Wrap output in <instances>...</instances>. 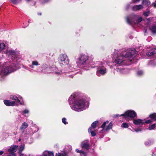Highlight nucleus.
<instances>
[{
    "instance_id": "obj_14",
    "label": "nucleus",
    "mask_w": 156,
    "mask_h": 156,
    "mask_svg": "<svg viewBox=\"0 0 156 156\" xmlns=\"http://www.w3.org/2000/svg\"><path fill=\"white\" fill-rule=\"evenodd\" d=\"M156 54V48H154L151 50L147 52L146 55L147 56L151 58V57Z\"/></svg>"
},
{
    "instance_id": "obj_45",
    "label": "nucleus",
    "mask_w": 156,
    "mask_h": 156,
    "mask_svg": "<svg viewBox=\"0 0 156 156\" xmlns=\"http://www.w3.org/2000/svg\"><path fill=\"white\" fill-rule=\"evenodd\" d=\"M62 156H67V154L65 153H62Z\"/></svg>"
},
{
    "instance_id": "obj_7",
    "label": "nucleus",
    "mask_w": 156,
    "mask_h": 156,
    "mask_svg": "<svg viewBox=\"0 0 156 156\" xmlns=\"http://www.w3.org/2000/svg\"><path fill=\"white\" fill-rule=\"evenodd\" d=\"M115 116L116 117L119 116H122L125 118H128L129 119H132L135 117H137V115L136 112L133 110H129L126 111L124 114L120 115L117 114Z\"/></svg>"
},
{
    "instance_id": "obj_16",
    "label": "nucleus",
    "mask_w": 156,
    "mask_h": 156,
    "mask_svg": "<svg viewBox=\"0 0 156 156\" xmlns=\"http://www.w3.org/2000/svg\"><path fill=\"white\" fill-rule=\"evenodd\" d=\"M143 8V6L141 5H136L133 6L132 7V9L133 11L139 10Z\"/></svg>"
},
{
    "instance_id": "obj_23",
    "label": "nucleus",
    "mask_w": 156,
    "mask_h": 156,
    "mask_svg": "<svg viewBox=\"0 0 156 156\" xmlns=\"http://www.w3.org/2000/svg\"><path fill=\"white\" fill-rule=\"evenodd\" d=\"M150 29L153 34L156 33V26H152L150 27Z\"/></svg>"
},
{
    "instance_id": "obj_40",
    "label": "nucleus",
    "mask_w": 156,
    "mask_h": 156,
    "mask_svg": "<svg viewBox=\"0 0 156 156\" xmlns=\"http://www.w3.org/2000/svg\"><path fill=\"white\" fill-rule=\"evenodd\" d=\"M8 156H16L14 152H10L8 155Z\"/></svg>"
},
{
    "instance_id": "obj_32",
    "label": "nucleus",
    "mask_w": 156,
    "mask_h": 156,
    "mask_svg": "<svg viewBox=\"0 0 156 156\" xmlns=\"http://www.w3.org/2000/svg\"><path fill=\"white\" fill-rule=\"evenodd\" d=\"M144 74L143 71L142 70H139L137 71V74L139 76H141Z\"/></svg>"
},
{
    "instance_id": "obj_39",
    "label": "nucleus",
    "mask_w": 156,
    "mask_h": 156,
    "mask_svg": "<svg viewBox=\"0 0 156 156\" xmlns=\"http://www.w3.org/2000/svg\"><path fill=\"white\" fill-rule=\"evenodd\" d=\"M142 130V129L141 128H139L138 129H134V131H135L136 132H140Z\"/></svg>"
},
{
    "instance_id": "obj_38",
    "label": "nucleus",
    "mask_w": 156,
    "mask_h": 156,
    "mask_svg": "<svg viewBox=\"0 0 156 156\" xmlns=\"http://www.w3.org/2000/svg\"><path fill=\"white\" fill-rule=\"evenodd\" d=\"M150 14L149 11H147V12H144L143 15L145 16H148Z\"/></svg>"
},
{
    "instance_id": "obj_26",
    "label": "nucleus",
    "mask_w": 156,
    "mask_h": 156,
    "mask_svg": "<svg viewBox=\"0 0 156 156\" xmlns=\"http://www.w3.org/2000/svg\"><path fill=\"white\" fill-rule=\"evenodd\" d=\"M30 122L31 123L32 126L36 128V129L34 131L35 132H37L38 130L39 129L38 126L37 125H36L34 123L33 121L32 120L30 121Z\"/></svg>"
},
{
    "instance_id": "obj_29",
    "label": "nucleus",
    "mask_w": 156,
    "mask_h": 156,
    "mask_svg": "<svg viewBox=\"0 0 156 156\" xmlns=\"http://www.w3.org/2000/svg\"><path fill=\"white\" fill-rule=\"evenodd\" d=\"M150 117L153 120H156V113L153 114L149 115Z\"/></svg>"
},
{
    "instance_id": "obj_13",
    "label": "nucleus",
    "mask_w": 156,
    "mask_h": 156,
    "mask_svg": "<svg viewBox=\"0 0 156 156\" xmlns=\"http://www.w3.org/2000/svg\"><path fill=\"white\" fill-rule=\"evenodd\" d=\"M19 98H22L21 97H19ZM10 98L11 99L15 101V102H17L21 105H23L22 103L20 101L19 99V97L15 95H10Z\"/></svg>"
},
{
    "instance_id": "obj_17",
    "label": "nucleus",
    "mask_w": 156,
    "mask_h": 156,
    "mask_svg": "<svg viewBox=\"0 0 156 156\" xmlns=\"http://www.w3.org/2000/svg\"><path fill=\"white\" fill-rule=\"evenodd\" d=\"M17 147V145L11 146L8 150V151L10 152H15L16 151Z\"/></svg>"
},
{
    "instance_id": "obj_35",
    "label": "nucleus",
    "mask_w": 156,
    "mask_h": 156,
    "mask_svg": "<svg viewBox=\"0 0 156 156\" xmlns=\"http://www.w3.org/2000/svg\"><path fill=\"white\" fill-rule=\"evenodd\" d=\"M122 126L124 128H127L128 127V124L125 122H124L122 123Z\"/></svg>"
},
{
    "instance_id": "obj_25",
    "label": "nucleus",
    "mask_w": 156,
    "mask_h": 156,
    "mask_svg": "<svg viewBox=\"0 0 156 156\" xmlns=\"http://www.w3.org/2000/svg\"><path fill=\"white\" fill-rule=\"evenodd\" d=\"M112 122H111L109 123L108 125V126H107L106 127L105 129V130L106 131H108L109 129H110L112 128Z\"/></svg>"
},
{
    "instance_id": "obj_34",
    "label": "nucleus",
    "mask_w": 156,
    "mask_h": 156,
    "mask_svg": "<svg viewBox=\"0 0 156 156\" xmlns=\"http://www.w3.org/2000/svg\"><path fill=\"white\" fill-rule=\"evenodd\" d=\"M66 120V119L65 118H63L62 119V122L65 125H66L68 124V122H67Z\"/></svg>"
},
{
    "instance_id": "obj_2",
    "label": "nucleus",
    "mask_w": 156,
    "mask_h": 156,
    "mask_svg": "<svg viewBox=\"0 0 156 156\" xmlns=\"http://www.w3.org/2000/svg\"><path fill=\"white\" fill-rule=\"evenodd\" d=\"M69 103L71 108L77 112L85 110L89 106V102L87 100L86 98L76 93L73 94L70 96Z\"/></svg>"
},
{
    "instance_id": "obj_48",
    "label": "nucleus",
    "mask_w": 156,
    "mask_h": 156,
    "mask_svg": "<svg viewBox=\"0 0 156 156\" xmlns=\"http://www.w3.org/2000/svg\"><path fill=\"white\" fill-rule=\"evenodd\" d=\"M152 156H156V153H153Z\"/></svg>"
},
{
    "instance_id": "obj_46",
    "label": "nucleus",
    "mask_w": 156,
    "mask_h": 156,
    "mask_svg": "<svg viewBox=\"0 0 156 156\" xmlns=\"http://www.w3.org/2000/svg\"><path fill=\"white\" fill-rule=\"evenodd\" d=\"M13 134L14 135H16L17 134V132L16 131H15L14 132H13Z\"/></svg>"
},
{
    "instance_id": "obj_50",
    "label": "nucleus",
    "mask_w": 156,
    "mask_h": 156,
    "mask_svg": "<svg viewBox=\"0 0 156 156\" xmlns=\"http://www.w3.org/2000/svg\"><path fill=\"white\" fill-rule=\"evenodd\" d=\"M21 138H19V139H18V141H19V142H20V141H21Z\"/></svg>"
},
{
    "instance_id": "obj_12",
    "label": "nucleus",
    "mask_w": 156,
    "mask_h": 156,
    "mask_svg": "<svg viewBox=\"0 0 156 156\" xmlns=\"http://www.w3.org/2000/svg\"><path fill=\"white\" fill-rule=\"evenodd\" d=\"M81 146L82 148L86 150H88L89 147L88 141L86 140L83 141L81 144Z\"/></svg>"
},
{
    "instance_id": "obj_27",
    "label": "nucleus",
    "mask_w": 156,
    "mask_h": 156,
    "mask_svg": "<svg viewBox=\"0 0 156 156\" xmlns=\"http://www.w3.org/2000/svg\"><path fill=\"white\" fill-rule=\"evenodd\" d=\"M142 4L148 6L150 4V2L148 0H143L142 2Z\"/></svg>"
},
{
    "instance_id": "obj_28",
    "label": "nucleus",
    "mask_w": 156,
    "mask_h": 156,
    "mask_svg": "<svg viewBox=\"0 0 156 156\" xmlns=\"http://www.w3.org/2000/svg\"><path fill=\"white\" fill-rule=\"evenodd\" d=\"M24 148V145H21L20 146V149L19 151V153L21 154Z\"/></svg>"
},
{
    "instance_id": "obj_53",
    "label": "nucleus",
    "mask_w": 156,
    "mask_h": 156,
    "mask_svg": "<svg viewBox=\"0 0 156 156\" xmlns=\"http://www.w3.org/2000/svg\"><path fill=\"white\" fill-rule=\"evenodd\" d=\"M154 7L156 8V3L154 4Z\"/></svg>"
},
{
    "instance_id": "obj_20",
    "label": "nucleus",
    "mask_w": 156,
    "mask_h": 156,
    "mask_svg": "<svg viewBox=\"0 0 156 156\" xmlns=\"http://www.w3.org/2000/svg\"><path fill=\"white\" fill-rule=\"evenodd\" d=\"M98 121H95L93 122L91 125V126L90 127H91V129H94L96 128V127L98 126Z\"/></svg>"
},
{
    "instance_id": "obj_22",
    "label": "nucleus",
    "mask_w": 156,
    "mask_h": 156,
    "mask_svg": "<svg viewBox=\"0 0 156 156\" xmlns=\"http://www.w3.org/2000/svg\"><path fill=\"white\" fill-rule=\"evenodd\" d=\"M94 130V129H91V127H89L88 130L89 133H90L91 136H95L96 135L95 132Z\"/></svg>"
},
{
    "instance_id": "obj_47",
    "label": "nucleus",
    "mask_w": 156,
    "mask_h": 156,
    "mask_svg": "<svg viewBox=\"0 0 156 156\" xmlns=\"http://www.w3.org/2000/svg\"><path fill=\"white\" fill-rule=\"evenodd\" d=\"M73 76H74L73 75H69V78H73Z\"/></svg>"
},
{
    "instance_id": "obj_41",
    "label": "nucleus",
    "mask_w": 156,
    "mask_h": 156,
    "mask_svg": "<svg viewBox=\"0 0 156 156\" xmlns=\"http://www.w3.org/2000/svg\"><path fill=\"white\" fill-rule=\"evenodd\" d=\"M81 156H86V154L83 151L80 154Z\"/></svg>"
},
{
    "instance_id": "obj_42",
    "label": "nucleus",
    "mask_w": 156,
    "mask_h": 156,
    "mask_svg": "<svg viewBox=\"0 0 156 156\" xmlns=\"http://www.w3.org/2000/svg\"><path fill=\"white\" fill-rule=\"evenodd\" d=\"M140 0H132V2L136 3L139 2Z\"/></svg>"
},
{
    "instance_id": "obj_1",
    "label": "nucleus",
    "mask_w": 156,
    "mask_h": 156,
    "mask_svg": "<svg viewBox=\"0 0 156 156\" xmlns=\"http://www.w3.org/2000/svg\"><path fill=\"white\" fill-rule=\"evenodd\" d=\"M7 55L11 57L13 61L12 64L9 62H4L1 66L0 70V79L2 80L4 77L9 73L16 70L19 68L18 64L20 62L22 56L16 51L12 49L7 50L6 52Z\"/></svg>"
},
{
    "instance_id": "obj_8",
    "label": "nucleus",
    "mask_w": 156,
    "mask_h": 156,
    "mask_svg": "<svg viewBox=\"0 0 156 156\" xmlns=\"http://www.w3.org/2000/svg\"><path fill=\"white\" fill-rule=\"evenodd\" d=\"M133 123L138 126L141 127L144 123L147 124L151 123L152 121L151 120H141L140 119H137L133 120Z\"/></svg>"
},
{
    "instance_id": "obj_9",
    "label": "nucleus",
    "mask_w": 156,
    "mask_h": 156,
    "mask_svg": "<svg viewBox=\"0 0 156 156\" xmlns=\"http://www.w3.org/2000/svg\"><path fill=\"white\" fill-rule=\"evenodd\" d=\"M60 60L63 63L68 64L69 60L68 57L65 54H62L60 56Z\"/></svg>"
},
{
    "instance_id": "obj_49",
    "label": "nucleus",
    "mask_w": 156,
    "mask_h": 156,
    "mask_svg": "<svg viewBox=\"0 0 156 156\" xmlns=\"http://www.w3.org/2000/svg\"><path fill=\"white\" fill-rule=\"evenodd\" d=\"M4 153V152L2 151H0V155Z\"/></svg>"
},
{
    "instance_id": "obj_18",
    "label": "nucleus",
    "mask_w": 156,
    "mask_h": 156,
    "mask_svg": "<svg viewBox=\"0 0 156 156\" xmlns=\"http://www.w3.org/2000/svg\"><path fill=\"white\" fill-rule=\"evenodd\" d=\"M40 65V64L38 62H37V61H33L32 62V65H30V66L32 68H34V66H38Z\"/></svg>"
},
{
    "instance_id": "obj_3",
    "label": "nucleus",
    "mask_w": 156,
    "mask_h": 156,
    "mask_svg": "<svg viewBox=\"0 0 156 156\" xmlns=\"http://www.w3.org/2000/svg\"><path fill=\"white\" fill-rule=\"evenodd\" d=\"M137 52L134 48H131L122 51L119 54L117 51H115L113 55L114 62L117 66L127 65V62L130 61L134 57Z\"/></svg>"
},
{
    "instance_id": "obj_44",
    "label": "nucleus",
    "mask_w": 156,
    "mask_h": 156,
    "mask_svg": "<svg viewBox=\"0 0 156 156\" xmlns=\"http://www.w3.org/2000/svg\"><path fill=\"white\" fill-rule=\"evenodd\" d=\"M62 154L60 153H58L56 154V156H61Z\"/></svg>"
},
{
    "instance_id": "obj_15",
    "label": "nucleus",
    "mask_w": 156,
    "mask_h": 156,
    "mask_svg": "<svg viewBox=\"0 0 156 156\" xmlns=\"http://www.w3.org/2000/svg\"><path fill=\"white\" fill-rule=\"evenodd\" d=\"M4 104L7 106H13L15 105V101H11L9 100H4Z\"/></svg>"
},
{
    "instance_id": "obj_36",
    "label": "nucleus",
    "mask_w": 156,
    "mask_h": 156,
    "mask_svg": "<svg viewBox=\"0 0 156 156\" xmlns=\"http://www.w3.org/2000/svg\"><path fill=\"white\" fill-rule=\"evenodd\" d=\"M108 121H107L106 122H104L101 125V127L104 129V127L106 126V124L108 123Z\"/></svg>"
},
{
    "instance_id": "obj_5",
    "label": "nucleus",
    "mask_w": 156,
    "mask_h": 156,
    "mask_svg": "<svg viewBox=\"0 0 156 156\" xmlns=\"http://www.w3.org/2000/svg\"><path fill=\"white\" fill-rule=\"evenodd\" d=\"M106 63L105 61H98L96 62V65L97 67V75L98 76L103 75L107 72V69L105 66Z\"/></svg>"
},
{
    "instance_id": "obj_19",
    "label": "nucleus",
    "mask_w": 156,
    "mask_h": 156,
    "mask_svg": "<svg viewBox=\"0 0 156 156\" xmlns=\"http://www.w3.org/2000/svg\"><path fill=\"white\" fill-rule=\"evenodd\" d=\"M5 44L3 43H0V52H2L3 53V51L5 49Z\"/></svg>"
},
{
    "instance_id": "obj_11",
    "label": "nucleus",
    "mask_w": 156,
    "mask_h": 156,
    "mask_svg": "<svg viewBox=\"0 0 156 156\" xmlns=\"http://www.w3.org/2000/svg\"><path fill=\"white\" fill-rule=\"evenodd\" d=\"M28 124L26 122H24L22 123L19 129L20 132L22 134L24 133V130L28 127Z\"/></svg>"
},
{
    "instance_id": "obj_54",
    "label": "nucleus",
    "mask_w": 156,
    "mask_h": 156,
    "mask_svg": "<svg viewBox=\"0 0 156 156\" xmlns=\"http://www.w3.org/2000/svg\"><path fill=\"white\" fill-rule=\"evenodd\" d=\"M38 14L39 15H41V13H39Z\"/></svg>"
},
{
    "instance_id": "obj_37",
    "label": "nucleus",
    "mask_w": 156,
    "mask_h": 156,
    "mask_svg": "<svg viewBox=\"0 0 156 156\" xmlns=\"http://www.w3.org/2000/svg\"><path fill=\"white\" fill-rule=\"evenodd\" d=\"M55 73L58 75H61L62 74V73L61 71H55Z\"/></svg>"
},
{
    "instance_id": "obj_31",
    "label": "nucleus",
    "mask_w": 156,
    "mask_h": 156,
    "mask_svg": "<svg viewBox=\"0 0 156 156\" xmlns=\"http://www.w3.org/2000/svg\"><path fill=\"white\" fill-rule=\"evenodd\" d=\"M156 127L155 124H154L151 126H150L148 129L149 130H152L154 129Z\"/></svg>"
},
{
    "instance_id": "obj_33",
    "label": "nucleus",
    "mask_w": 156,
    "mask_h": 156,
    "mask_svg": "<svg viewBox=\"0 0 156 156\" xmlns=\"http://www.w3.org/2000/svg\"><path fill=\"white\" fill-rule=\"evenodd\" d=\"M152 143V142L151 141L149 140L146 141L145 143V144L146 145H149L151 144Z\"/></svg>"
},
{
    "instance_id": "obj_51",
    "label": "nucleus",
    "mask_w": 156,
    "mask_h": 156,
    "mask_svg": "<svg viewBox=\"0 0 156 156\" xmlns=\"http://www.w3.org/2000/svg\"><path fill=\"white\" fill-rule=\"evenodd\" d=\"M20 156H23V154H22L21 153V154H20Z\"/></svg>"
},
{
    "instance_id": "obj_21",
    "label": "nucleus",
    "mask_w": 156,
    "mask_h": 156,
    "mask_svg": "<svg viewBox=\"0 0 156 156\" xmlns=\"http://www.w3.org/2000/svg\"><path fill=\"white\" fill-rule=\"evenodd\" d=\"M42 71H43V70L46 69L47 71H49L48 69H50V67L46 64H43L42 66Z\"/></svg>"
},
{
    "instance_id": "obj_24",
    "label": "nucleus",
    "mask_w": 156,
    "mask_h": 156,
    "mask_svg": "<svg viewBox=\"0 0 156 156\" xmlns=\"http://www.w3.org/2000/svg\"><path fill=\"white\" fill-rule=\"evenodd\" d=\"M29 112V111L28 109H26L24 110L20 111V113L22 115H24L28 114Z\"/></svg>"
},
{
    "instance_id": "obj_10",
    "label": "nucleus",
    "mask_w": 156,
    "mask_h": 156,
    "mask_svg": "<svg viewBox=\"0 0 156 156\" xmlns=\"http://www.w3.org/2000/svg\"><path fill=\"white\" fill-rule=\"evenodd\" d=\"M117 72L119 74H126L129 73V70L128 69H122L117 68L116 69Z\"/></svg>"
},
{
    "instance_id": "obj_6",
    "label": "nucleus",
    "mask_w": 156,
    "mask_h": 156,
    "mask_svg": "<svg viewBox=\"0 0 156 156\" xmlns=\"http://www.w3.org/2000/svg\"><path fill=\"white\" fill-rule=\"evenodd\" d=\"M142 21V18L141 17L133 14L126 17L127 23L131 25L138 23Z\"/></svg>"
},
{
    "instance_id": "obj_43",
    "label": "nucleus",
    "mask_w": 156,
    "mask_h": 156,
    "mask_svg": "<svg viewBox=\"0 0 156 156\" xmlns=\"http://www.w3.org/2000/svg\"><path fill=\"white\" fill-rule=\"evenodd\" d=\"M76 152H77V153H80V154H81V153L83 151L79 150L78 149H76Z\"/></svg>"
},
{
    "instance_id": "obj_52",
    "label": "nucleus",
    "mask_w": 156,
    "mask_h": 156,
    "mask_svg": "<svg viewBox=\"0 0 156 156\" xmlns=\"http://www.w3.org/2000/svg\"><path fill=\"white\" fill-rule=\"evenodd\" d=\"M129 5H128L127 6L126 9H128V8H129Z\"/></svg>"
},
{
    "instance_id": "obj_30",
    "label": "nucleus",
    "mask_w": 156,
    "mask_h": 156,
    "mask_svg": "<svg viewBox=\"0 0 156 156\" xmlns=\"http://www.w3.org/2000/svg\"><path fill=\"white\" fill-rule=\"evenodd\" d=\"M21 0H11V2L15 4H18L19 2H20Z\"/></svg>"
},
{
    "instance_id": "obj_4",
    "label": "nucleus",
    "mask_w": 156,
    "mask_h": 156,
    "mask_svg": "<svg viewBox=\"0 0 156 156\" xmlns=\"http://www.w3.org/2000/svg\"><path fill=\"white\" fill-rule=\"evenodd\" d=\"M76 62L80 68L85 70H88L90 67L89 56L87 55L80 54L77 59Z\"/></svg>"
}]
</instances>
